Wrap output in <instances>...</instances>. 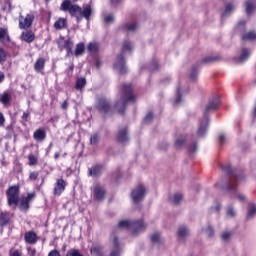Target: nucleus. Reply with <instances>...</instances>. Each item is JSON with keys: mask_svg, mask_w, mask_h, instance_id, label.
I'll return each mask as SVG.
<instances>
[{"mask_svg": "<svg viewBox=\"0 0 256 256\" xmlns=\"http://www.w3.org/2000/svg\"><path fill=\"white\" fill-rule=\"evenodd\" d=\"M101 139V136L98 133H94L90 137V145H97Z\"/></svg>", "mask_w": 256, "mask_h": 256, "instance_id": "39", "label": "nucleus"}, {"mask_svg": "<svg viewBox=\"0 0 256 256\" xmlns=\"http://www.w3.org/2000/svg\"><path fill=\"white\" fill-rule=\"evenodd\" d=\"M90 252L94 255L101 256V253H103V246L101 245H94L91 249Z\"/></svg>", "mask_w": 256, "mask_h": 256, "instance_id": "36", "label": "nucleus"}, {"mask_svg": "<svg viewBox=\"0 0 256 256\" xmlns=\"http://www.w3.org/2000/svg\"><path fill=\"white\" fill-rule=\"evenodd\" d=\"M197 149H198L197 142L192 141L188 148L189 153H195L197 151Z\"/></svg>", "mask_w": 256, "mask_h": 256, "instance_id": "44", "label": "nucleus"}, {"mask_svg": "<svg viewBox=\"0 0 256 256\" xmlns=\"http://www.w3.org/2000/svg\"><path fill=\"white\" fill-rule=\"evenodd\" d=\"M181 101H183V98H182L181 88L180 86H178L176 89V97L173 102L174 107H177V105H179Z\"/></svg>", "mask_w": 256, "mask_h": 256, "instance_id": "31", "label": "nucleus"}, {"mask_svg": "<svg viewBox=\"0 0 256 256\" xmlns=\"http://www.w3.org/2000/svg\"><path fill=\"white\" fill-rule=\"evenodd\" d=\"M85 85H87V79L80 77L76 80L75 89L77 91H83Z\"/></svg>", "mask_w": 256, "mask_h": 256, "instance_id": "30", "label": "nucleus"}, {"mask_svg": "<svg viewBox=\"0 0 256 256\" xmlns=\"http://www.w3.org/2000/svg\"><path fill=\"white\" fill-rule=\"evenodd\" d=\"M233 11H235V4L228 3L226 5L224 12L222 13V17H227V15H231V13H233Z\"/></svg>", "mask_w": 256, "mask_h": 256, "instance_id": "32", "label": "nucleus"}, {"mask_svg": "<svg viewBox=\"0 0 256 256\" xmlns=\"http://www.w3.org/2000/svg\"><path fill=\"white\" fill-rule=\"evenodd\" d=\"M118 141L119 143H127V141H129V135L127 132V128H123L122 130H120L118 132Z\"/></svg>", "mask_w": 256, "mask_h": 256, "instance_id": "22", "label": "nucleus"}, {"mask_svg": "<svg viewBox=\"0 0 256 256\" xmlns=\"http://www.w3.org/2000/svg\"><path fill=\"white\" fill-rule=\"evenodd\" d=\"M6 197L9 207H17L19 205V186H10L6 191Z\"/></svg>", "mask_w": 256, "mask_h": 256, "instance_id": "7", "label": "nucleus"}, {"mask_svg": "<svg viewBox=\"0 0 256 256\" xmlns=\"http://www.w3.org/2000/svg\"><path fill=\"white\" fill-rule=\"evenodd\" d=\"M256 8V0H248L246 2V15H251Z\"/></svg>", "mask_w": 256, "mask_h": 256, "instance_id": "27", "label": "nucleus"}, {"mask_svg": "<svg viewBox=\"0 0 256 256\" xmlns=\"http://www.w3.org/2000/svg\"><path fill=\"white\" fill-rule=\"evenodd\" d=\"M213 61H215V58H213V57H206V58L202 59V63H204V64L213 63Z\"/></svg>", "mask_w": 256, "mask_h": 256, "instance_id": "58", "label": "nucleus"}, {"mask_svg": "<svg viewBox=\"0 0 256 256\" xmlns=\"http://www.w3.org/2000/svg\"><path fill=\"white\" fill-rule=\"evenodd\" d=\"M33 139L38 142L45 141L47 139V132H45V129L39 128L33 133Z\"/></svg>", "mask_w": 256, "mask_h": 256, "instance_id": "16", "label": "nucleus"}, {"mask_svg": "<svg viewBox=\"0 0 256 256\" xmlns=\"http://www.w3.org/2000/svg\"><path fill=\"white\" fill-rule=\"evenodd\" d=\"M37 179H39V172H37V171L30 172L29 180L30 181H37Z\"/></svg>", "mask_w": 256, "mask_h": 256, "instance_id": "46", "label": "nucleus"}, {"mask_svg": "<svg viewBox=\"0 0 256 256\" xmlns=\"http://www.w3.org/2000/svg\"><path fill=\"white\" fill-rule=\"evenodd\" d=\"M135 95H133V85L131 84H123L122 85V96L120 101L116 102L115 107H118V112L120 115L125 113V107H127V103H135Z\"/></svg>", "mask_w": 256, "mask_h": 256, "instance_id": "4", "label": "nucleus"}, {"mask_svg": "<svg viewBox=\"0 0 256 256\" xmlns=\"http://www.w3.org/2000/svg\"><path fill=\"white\" fill-rule=\"evenodd\" d=\"M103 173V166L101 164H96L89 168V175L91 177H99Z\"/></svg>", "mask_w": 256, "mask_h": 256, "instance_id": "18", "label": "nucleus"}, {"mask_svg": "<svg viewBox=\"0 0 256 256\" xmlns=\"http://www.w3.org/2000/svg\"><path fill=\"white\" fill-rule=\"evenodd\" d=\"M227 215H229L230 217H235V209L232 206L228 208Z\"/></svg>", "mask_w": 256, "mask_h": 256, "instance_id": "55", "label": "nucleus"}, {"mask_svg": "<svg viewBox=\"0 0 256 256\" xmlns=\"http://www.w3.org/2000/svg\"><path fill=\"white\" fill-rule=\"evenodd\" d=\"M20 209L21 211H27L29 209V202L25 198H22L20 201Z\"/></svg>", "mask_w": 256, "mask_h": 256, "instance_id": "42", "label": "nucleus"}, {"mask_svg": "<svg viewBox=\"0 0 256 256\" xmlns=\"http://www.w3.org/2000/svg\"><path fill=\"white\" fill-rule=\"evenodd\" d=\"M37 161H38V159L35 155L30 154L28 156V165H30V167L37 165Z\"/></svg>", "mask_w": 256, "mask_h": 256, "instance_id": "41", "label": "nucleus"}, {"mask_svg": "<svg viewBox=\"0 0 256 256\" xmlns=\"http://www.w3.org/2000/svg\"><path fill=\"white\" fill-rule=\"evenodd\" d=\"M0 41H3L4 43H9V41H11V37H9L7 29L2 27H0Z\"/></svg>", "mask_w": 256, "mask_h": 256, "instance_id": "29", "label": "nucleus"}, {"mask_svg": "<svg viewBox=\"0 0 256 256\" xmlns=\"http://www.w3.org/2000/svg\"><path fill=\"white\" fill-rule=\"evenodd\" d=\"M34 71H36V73H42L43 75V71H45V58L41 57L36 60L34 63Z\"/></svg>", "mask_w": 256, "mask_h": 256, "instance_id": "17", "label": "nucleus"}, {"mask_svg": "<svg viewBox=\"0 0 256 256\" xmlns=\"http://www.w3.org/2000/svg\"><path fill=\"white\" fill-rule=\"evenodd\" d=\"M18 21L19 29H30L31 25H33V21H35V13L30 12L26 15V17H23V15L20 14Z\"/></svg>", "mask_w": 256, "mask_h": 256, "instance_id": "10", "label": "nucleus"}, {"mask_svg": "<svg viewBox=\"0 0 256 256\" xmlns=\"http://www.w3.org/2000/svg\"><path fill=\"white\" fill-rule=\"evenodd\" d=\"M255 215H256V205H252L248 209L247 217L251 218V217H255Z\"/></svg>", "mask_w": 256, "mask_h": 256, "instance_id": "43", "label": "nucleus"}, {"mask_svg": "<svg viewBox=\"0 0 256 256\" xmlns=\"http://www.w3.org/2000/svg\"><path fill=\"white\" fill-rule=\"evenodd\" d=\"M96 107L101 113H109L111 109V103L109 102V100H107V98L100 97L98 99V104Z\"/></svg>", "mask_w": 256, "mask_h": 256, "instance_id": "12", "label": "nucleus"}, {"mask_svg": "<svg viewBox=\"0 0 256 256\" xmlns=\"http://www.w3.org/2000/svg\"><path fill=\"white\" fill-rule=\"evenodd\" d=\"M113 250L110 253V256H119L121 255V247H119V240L117 239V237H114L113 240Z\"/></svg>", "mask_w": 256, "mask_h": 256, "instance_id": "23", "label": "nucleus"}, {"mask_svg": "<svg viewBox=\"0 0 256 256\" xmlns=\"http://www.w3.org/2000/svg\"><path fill=\"white\" fill-rule=\"evenodd\" d=\"M197 77H199V66H193L191 74H190V79L192 81H195V79H197Z\"/></svg>", "mask_w": 256, "mask_h": 256, "instance_id": "38", "label": "nucleus"}, {"mask_svg": "<svg viewBox=\"0 0 256 256\" xmlns=\"http://www.w3.org/2000/svg\"><path fill=\"white\" fill-rule=\"evenodd\" d=\"M206 231H207L208 237H213V235L215 234V231L211 226H209Z\"/></svg>", "mask_w": 256, "mask_h": 256, "instance_id": "59", "label": "nucleus"}, {"mask_svg": "<svg viewBox=\"0 0 256 256\" xmlns=\"http://www.w3.org/2000/svg\"><path fill=\"white\" fill-rule=\"evenodd\" d=\"M133 43L129 40L123 42L122 51L114 63V69L120 73V75H125L127 73V66L125 65V56L127 53L133 51Z\"/></svg>", "mask_w": 256, "mask_h": 256, "instance_id": "5", "label": "nucleus"}, {"mask_svg": "<svg viewBox=\"0 0 256 256\" xmlns=\"http://www.w3.org/2000/svg\"><path fill=\"white\" fill-rule=\"evenodd\" d=\"M242 39H243V41H256V33L253 31L244 33L242 35Z\"/></svg>", "mask_w": 256, "mask_h": 256, "instance_id": "33", "label": "nucleus"}, {"mask_svg": "<svg viewBox=\"0 0 256 256\" xmlns=\"http://www.w3.org/2000/svg\"><path fill=\"white\" fill-rule=\"evenodd\" d=\"M83 53H85V44L80 42L76 45L73 55H75V57H81Z\"/></svg>", "mask_w": 256, "mask_h": 256, "instance_id": "28", "label": "nucleus"}, {"mask_svg": "<svg viewBox=\"0 0 256 256\" xmlns=\"http://www.w3.org/2000/svg\"><path fill=\"white\" fill-rule=\"evenodd\" d=\"M145 195H147V188L140 184L132 190V201L134 203H139L140 201H143V199H145Z\"/></svg>", "mask_w": 256, "mask_h": 256, "instance_id": "9", "label": "nucleus"}, {"mask_svg": "<svg viewBox=\"0 0 256 256\" xmlns=\"http://www.w3.org/2000/svg\"><path fill=\"white\" fill-rule=\"evenodd\" d=\"M11 100V94L7 91L0 95V103L5 107L11 105Z\"/></svg>", "mask_w": 256, "mask_h": 256, "instance_id": "21", "label": "nucleus"}, {"mask_svg": "<svg viewBox=\"0 0 256 256\" xmlns=\"http://www.w3.org/2000/svg\"><path fill=\"white\" fill-rule=\"evenodd\" d=\"M187 141H193V139H191V136L178 138L175 142L176 149H181V147H183L185 143H187Z\"/></svg>", "mask_w": 256, "mask_h": 256, "instance_id": "26", "label": "nucleus"}, {"mask_svg": "<svg viewBox=\"0 0 256 256\" xmlns=\"http://www.w3.org/2000/svg\"><path fill=\"white\" fill-rule=\"evenodd\" d=\"M66 187L67 182L63 178L57 179L54 184L53 195H56L57 197L61 196Z\"/></svg>", "mask_w": 256, "mask_h": 256, "instance_id": "11", "label": "nucleus"}, {"mask_svg": "<svg viewBox=\"0 0 256 256\" xmlns=\"http://www.w3.org/2000/svg\"><path fill=\"white\" fill-rule=\"evenodd\" d=\"M152 243H159L161 241V235L159 233H155L151 236Z\"/></svg>", "mask_w": 256, "mask_h": 256, "instance_id": "49", "label": "nucleus"}, {"mask_svg": "<svg viewBox=\"0 0 256 256\" xmlns=\"http://www.w3.org/2000/svg\"><path fill=\"white\" fill-rule=\"evenodd\" d=\"M60 11L67 12L71 17H75L77 23L82 21L83 17L86 21H89L91 17V5H84L82 8L77 4H72L71 0H64L60 5Z\"/></svg>", "mask_w": 256, "mask_h": 256, "instance_id": "3", "label": "nucleus"}, {"mask_svg": "<svg viewBox=\"0 0 256 256\" xmlns=\"http://www.w3.org/2000/svg\"><path fill=\"white\" fill-rule=\"evenodd\" d=\"M151 121H153V113L149 112L144 118V123H151Z\"/></svg>", "mask_w": 256, "mask_h": 256, "instance_id": "51", "label": "nucleus"}, {"mask_svg": "<svg viewBox=\"0 0 256 256\" xmlns=\"http://www.w3.org/2000/svg\"><path fill=\"white\" fill-rule=\"evenodd\" d=\"M221 237H222L223 241H229V239L231 238V233L224 232Z\"/></svg>", "mask_w": 256, "mask_h": 256, "instance_id": "56", "label": "nucleus"}, {"mask_svg": "<svg viewBox=\"0 0 256 256\" xmlns=\"http://www.w3.org/2000/svg\"><path fill=\"white\" fill-rule=\"evenodd\" d=\"M91 191H92V199H94V201H105V196L107 195V191L105 190V187H103V185L101 184H94L91 187Z\"/></svg>", "mask_w": 256, "mask_h": 256, "instance_id": "8", "label": "nucleus"}, {"mask_svg": "<svg viewBox=\"0 0 256 256\" xmlns=\"http://www.w3.org/2000/svg\"><path fill=\"white\" fill-rule=\"evenodd\" d=\"M54 29L61 31V29H67V20L65 18H58L54 22Z\"/></svg>", "mask_w": 256, "mask_h": 256, "instance_id": "20", "label": "nucleus"}, {"mask_svg": "<svg viewBox=\"0 0 256 256\" xmlns=\"http://www.w3.org/2000/svg\"><path fill=\"white\" fill-rule=\"evenodd\" d=\"M7 57H9V52L5 51L3 48H0V65H3V63L7 61Z\"/></svg>", "mask_w": 256, "mask_h": 256, "instance_id": "37", "label": "nucleus"}, {"mask_svg": "<svg viewBox=\"0 0 256 256\" xmlns=\"http://www.w3.org/2000/svg\"><path fill=\"white\" fill-rule=\"evenodd\" d=\"M218 141H219V143H221V145H223V143H225V141H227V136H225V134H220L218 137Z\"/></svg>", "mask_w": 256, "mask_h": 256, "instance_id": "54", "label": "nucleus"}, {"mask_svg": "<svg viewBox=\"0 0 256 256\" xmlns=\"http://www.w3.org/2000/svg\"><path fill=\"white\" fill-rule=\"evenodd\" d=\"M27 253L30 256H35V254L37 253V250L33 247H27Z\"/></svg>", "mask_w": 256, "mask_h": 256, "instance_id": "52", "label": "nucleus"}, {"mask_svg": "<svg viewBox=\"0 0 256 256\" xmlns=\"http://www.w3.org/2000/svg\"><path fill=\"white\" fill-rule=\"evenodd\" d=\"M69 107V101L65 100L62 104H61V109H63V111H67Z\"/></svg>", "mask_w": 256, "mask_h": 256, "instance_id": "61", "label": "nucleus"}, {"mask_svg": "<svg viewBox=\"0 0 256 256\" xmlns=\"http://www.w3.org/2000/svg\"><path fill=\"white\" fill-rule=\"evenodd\" d=\"M21 41H25V43H33L35 41V33L31 30H26L20 35Z\"/></svg>", "mask_w": 256, "mask_h": 256, "instance_id": "14", "label": "nucleus"}, {"mask_svg": "<svg viewBox=\"0 0 256 256\" xmlns=\"http://www.w3.org/2000/svg\"><path fill=\"white\" fill-rule=\"evenodd\" d=\"M222 169L225 171L226 175L230 176V179L225 185L223 184V180H219L216 187H219V189H222V191L229 193L231 199L236 197L240 203H245L247 201V197L243 193L237 192V187H239V185L245 181V176L243 173L237 172V170L233 169L231 165L224 166Z\"/></svg>", "mask_w": 256, "mask_h": 256, "instance_id": "1", "label": "nucleus"}, {"mask_svg": "<svg viewBox=\"0 0 256 256\" xmlns=\"http://www.w3.org/2000/svg\"><path fill=\"white\" fill-rule=\"evenodd\" d=\"M124 29L126 31H137V29H139V25L137 24V22H128L124 25Z\"/></svg>", "mask_w": 256, "mask_h": 256, "instance_id": "34", "label": "nucleus"}, {"mask_svg": "<svg viewBox=\"0 0 256 256\" xmlns=\"http://www.w3.org/2000/svg\"><path fill=\"white\" fill-rule=\"evenodd\" d=\"M118 229H127L128 231H132L134 235L139 233H143L145 229H147V224L140 220H121L118 223Z\"/></svg>", "mask_w": 256, "mask_h": 256, "instance_id": "6", "label": "nucleus"}, {"mask_svg": "<svg viewBox=\"0 0 256 256\" xmlns=\"http://www.w3.org/2000/svg\"><path fill=\"white\" fill-rule=\"evenodd\" d=\"M0 127H5V116L0 112Z\"/></svg>", "mask_w": 256, "mask_h": 256, "instance_id": "62", "label": "nucleus"}, {"mask_svg": "<svg viewBox=\"0 0 256 256\" xmlns=\"http://www.w3.org/2000/svg\"><path fill=\"white\" fill-rule=\"evenodd\" d=\"M73 47L74 43L71 41V39L66 40L64 45L58 43V49H60V51H63L64 49L66 50V57H71V55H73Z\"/></svg>", "mask_w": 256, "mask_h": 256, "instance_id": "13", "label": "nucleus"}, {"mask_svg": "<svg viewBox=\"0 0 256 256\" xmlns=\"http://www.w3.org/2000/svg\"><path fill=\"white\" fill-rule=\"evenodd\" d=\"M24 240L29 245H35L39 238L37 237V234L34 231H28L24 234Z\"/></svg>", "mask_w": 256, "mask_h": 256, "instance_id": "15", "label": "nucleus"}, {"mask_svg": "<svg viewBox=\"0 0 256 256\" xmlns=\"http://www.w3.org/2000/svg\"><path fill=\"white\" fill-rule=\"evenodd\" d=\"M249 57H251V50L243 48L240 56L237 59V63H245Z\"/></svg>", "mask_w": 256, "mask_h": 256, "instance_id": "19", "label": "nucleus"}, {"mask_svg": "<svg viewBox=\"0 0 256 256\" xmlns=\"http://www.w3.org/2000/svg\"><path fill=\"white\" fill-rule=\"evenodd\" d=\"M188 235H189V228H187V226H180L178 229V239L183 241V239H185V237H188Z\"/></svg>", "mask_w": 256, "mask_h": 256, "instance_id": "25", "label": "nucleus"}, {"mask_svg": "<svg viewBox=\"0 0 256 256\" xmlns=\"http://www.w3.org/2000/svg\"><path fill=\"white\" fill-rule=\"evenodd\" d=\"M236 30H238V31H245V21H240L236 25Z\"/></svg>", "mask_w": 256, "mask_h": 256, "instance_id": "50", "label": "nucleus"}, {"mask_svg": "<svg viewBox=\"0 0 256 256\" xmlns=\"http://www.w3.org/2000/svg\"><path fill=\"white\" fill-rule=\"evenodd\" d=\"M14 124L13 123H11L10 125H8L7 127H6V131L9 133V135H13V129H14Z\"/></svg>", "mask_w": 256, "mask_h": 256, "instance_id": "57", "label": "nucleus"}, {"mask_svg": "<svg viewBox=\"0 0 256 256\" xmlns=\"http://www.w3.org/2000/svg\"><path fill=\"white\" fill-rule=\"evenodd\" d=\"M113 21H115V16H113V14H107L104 17V23H113Z\"/></svg>", "mask_w": 256, "mask_h": 256, "instance_id": "48", "label": "nucleus"}, {"mask_svg": "<svg viewBox=\"0 0 256 256\" xmlns=\"http://www.w3.org/2000/svg\"><path fill=\"white\" fill-rule=\"evenodd\" d=\"M9 212H1L0 213V227H6V225H9Z\"/></svg>", "mask_w": 256, "mask_h": 256, "instance_id": "24", "label": "nucleus"}, {"mask_svg": "<svg viewBox=\"0 0 256 256\" xmlns=\"http://www.w3.org/2000/svg\"><path fill=\"white\" fill-rule=\"evenodd\" d=\"M35 197V193H28L27 196L24 198L28 203L31 202V199Z\"/></svg>", "mask_w": 256, "mask_h": 256, "instance_id": "60", "label": "nucleus"}, {"mask_svg": "<svg viewBox=\"0 0 256 256\" xmlns=\"http://www.w3.org/2000/svg\"><path fill=\"white\" fill-rule=\"evenodd\" d=\"M66 256H83L77 249H71L67 252Z\"/></svg>", "mask_w": 256, "mask_h": 256, "instance_id": "47", "label": "nucleus"}, {"mask_svg": "<svg viewBox=\"0 0 256 256\" xmlns=\"http://www.w3.org/2000/svg\"><path fill=\"white\" fill-rule=\"evenodd\" d=\"M87 49L89 51V53H97V51H99V44L96 42H90L87 46Z\"/></svg>", "mask_w": 256, "mask_h": 256, "instance_id": "35", "label": "nucleus"}, {"mask_svg": "<svg viewBox=\"0 0 256 256\" xmlns=\"http://www.w3.org/2000/svg\"><path fill=\"white\" fill-rule=\"evenodd\" d=\"M28 118H29V112H24L22 115L23 121H27Z\"/></svg>", "mask_w": 256, "mask_h": 256, "instance_id": "64", "label": "nucleus"}, {"mask_svg": "<svg viewBox=\"0 0 256 256\" xmlns=\"http://www.w3.org/2000/svg\"><path fill=\"white\" fill-rule=\"evenodd\" d=\"M48 256H61V253H59L57 250H51Z\"/></svg>", "mask_w": 256, "mask_h": 256, "instance_id": "63", "label": "nucleus"}, {"mask_svg": "<svg viewBox=\"0 0 256 256\" xmlns=\"http://www.w3.org/2000/svg\"><path fill=\"white\" fill-rule=\"evenodd\" d=\"M73 69H75V65L73 63H71L69 65V68L66 70V73H67L68 76L73 75Z\"/></svg>", "mask_w": 256, "mask_h": 256, "instance_id": "53", "label": "nucleus"}, {"mask_svg": "<svg viewBox=\"0 0 256 256\" xmlns=\"http://www.w3.org/2000/svg\"><path fill=\"white\" fill-rule=\"evenodd\" d=\"M23 252L21 250H17L15 248L10 249L9 256H22Z\"/></svg>", "mask_w": 256, "mask_h": 256, "instance_id": "45", "label": "nucleus"}, {"mask_svg": "<svg viewBox=\"0 0 256 256\" xmlns=\"http://www.w3.org/2000/svg\"><path fill=\"white\" fill-rule=\"evenodd\" d=\"M219 105H221L219 96H213L208 100L203 112V117L198 124L197 137H205V135H207V131L209 129V114L213 111H217V109H219Z\"/></svg>", "mask_w": 256, "mask_h": 256, "instance_id": "2", "label": "nucleus"}, {"mask_svg": "<svg viewBox=\"0 0 256 256\" xmlns=\"http://www.w3.org/2000/svg\"><path fill=\"white\" fill-rule=\"evenodd\" d=\"M181 201H183V194H181L180 192H177L176 194H174L173 196L174 205H179Z\"/></svg>", "mask_w": 256, "mask_h": 256, "instance_id": "40", "label": "nucleus"}]
</instances>
